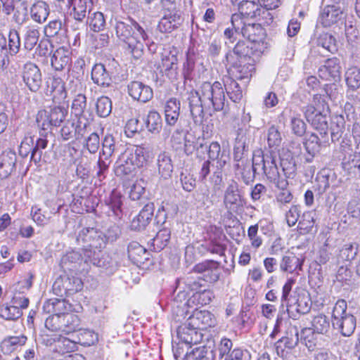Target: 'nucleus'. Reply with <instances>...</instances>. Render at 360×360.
<instances>
[{
    "mask_svg": "<svg viewBox=\"0 0 360 360\" xmlns=\"http://www.w3.org/2000/svg\"><path fill=\"white\" fill-rule=\"evenodd\" d=\"M45 326L52 331L61 330L66 334L80 329V319L74 314H66L61 316L46 319Z\"/></svg>",
    "mask_w": 360,
    "mask_h": 360,
    "instance_id": "5",
    "label": "nucleus"
},
{
    "mask_svg": "<svg viewBox=\"0 0 360 360\" xmlns=\"http://www.w3.org/2000/svg\"><path fill=\"white\" fill-rule=\"evenodd\" d=\"M226 65H229L228 68L229 73L236 77L237 79H243L252 77L255 70L254 59L236 60L232 58V55L226 54Z\"/></svg>",
    "mask_w": 360,
    "mask_h": 360,
    "instance_id": "6",
    "label": "nucleus"
},
{
    "mask_svg": "<svg viewBox=\"0 0 360 360\" xmlns=\"http://www.w3.org/2000/svg\"><path fill=\"white\" fill-rule=\"evenodd\" d=\"M20 46V38L17 30H11L8 34V52L16 54Z\"/></svg>",
    "mask_w": 360,
    "mask_h": 360,
    "instance_id": "62",
    "label": "nucleus"
},
{
    "mask_svg": "<svg viewBox=\"0 0 360 360\" xmlns=\"http://www.w3.org/2000/svg\"><path fill=\"white\" fill-rule=\"evenodd\" d=\"M252 53V49L245 42L239 41L236 44L233 51L229 52L226 54L232 55V58H236V60H250L252 59L251 57Z\"/></svg>",
    "mask_w": 360,
    "mask_h": 360,
    "instance_id": "42",
    "label": "nucleus"
},
{
    "mask_svg": "<svg viewBox=\"0 0 360 360\" xmlns=\"http://www.w3.org/2000/svg\"><path fill=\"white\" fill-rule=\"evenodd\" d=\"M188 99L193 122L195 124L200 125L204 117V106L207 105V99H204L202 96V86L199 91H191Z\"/></svg>",
    "mask_w": 360,
    "mask_h": 360,
    "instance_id": "11",
    "label": "nucleus"
},
{
    "mask_svg": "<svg viewBox=\"0 0 360 360\" xmlns=\"http://www.w3.org/2000/svg\"><path fill=\"white\" fill-rule=\"evenodd\" d=\"M207 151L208 160L217 161V168L222 169L229 160V155L224 149H221L217 141H212L207 146H204Z\"/></svg>",
    "mask_w": 360,
    "mask_h": 360,
    "instance_id": "16",
    "label": "nucleus"
},
{
    "mask_svg": "<svg viewBox=\"0 0 360 360\" xmlns=\"http://www.w3.org/2000/svg\"><path fill=\"white\" fill-rule=\"evenodd\" d=\"M39 36V30L37 26H27L23 34V45L25 49L29 51L32 50L37 44Z\"/></svg>",
    "mask_w": 360,
    "mask_h": 360,
    "instance_id": "34",
    "label": "nucleus"
},
{
    "mask_svg": "<svg viewBox=\"0 0 360 360\" xmlns=\"http://www.w3.org/2000/svg\"><path fill=\"white\" fill-rule=\"evenodd\" d=\"M71 63V58L69 51L64 48H59L53 53L51 64L57 71H61L68 68Z\"/></svg>",
    "mask_w": 360,
    "mask_h": 360,
    "instance_id": "29",
    "label": "nucleus"
},
{
    "mask_svg": "<svg viewBox=\"0 0 360 360\" xmlns=\"http://www.w3.org/2000/svg\"><path fill=\"white\" fill-rule=\"evenodd\" d=\"M183 22V18L181 13H166L160 20L158 28L163 33H170L176 29Z\"/></svg>",
    "mask_w": 360,
    "mask_h": 360,
    "instance_id": "21",
    "label": "nucleus"
},
{
    "mask_svg": "<svg viewBox=\"0 0 360 360\" xmlns=\"http://www.w3.org/2000/svg\"><path fill=\"white\" fill-rule=\"evenodd\" d=\"M315 215L314 211H307L302 214L298 224V231L300 234L312 232L315 224Z\"/></svg>",
    "mask_w": 360,
    "mask_h": 360,
    "instance_id": "36",
    "label": "nucleus"
},
{
    "mask_svg": "<svg viewBox=\"0 0 360 360\" xmlns=\"http://www.w3.org/2000/svg\"><path fill=\"white\" fill-rule=\"evenodd\" d=\"M146 124L148 130L153 134H158L162 129V122L160 115L156 111H150Z\"/></svg>",
    "mask_w": 360,
    "mask_h": 360,
    "instance_id": "46",
    "label": "nucleus"
},
{
    "mask_svg": "<svg viewBox=\"0 0 360 360\" xmlns=\"http://www.w3.org/2000/svg\"><path fill=\"white\" fill-rule=\"evenodd\" d=\"M112 110V103L107 96H101L96 103L97 114L101 117H108Z\"/></svg>",
    "mask_w": 360,
    "mask_h": 360,
    "instance_id": "52",
    "label": "nucleus"
},
{
    "mask_svg": "<svg viewBox=\"0 0 360 360\" xmlns=\"http://www.w3.org/2000/svg\"><path fill=\"white\" fill-rule=\"evenodd\" d=\"M89 28L94 32L103 30L105 25L104 15L101 12H94L91 14L87 20Z\"/></svg>",
    "mask_w": 360,
    "mask_h": 360,
    "instance_id": "49",
    "label": "nucleus"
},
{
    "mask_svg": "<svg viewBox=\"0 0 360 360\" xmlns=\"http://www.w3.org/2000/svg\"><path fill=\"white\" fill-rule=\"evenodd\" d=\"M204 335L197 327L188 325V320L184 325L179 327L177 337L179 340L191 345H197L202 341Z\"/></svg>",
    "mask_w": 360,
    "mask_h": 360,
    "instance_id": "14",
    "label": "nucleus"
},
{
    "mask_svg": "<svg viewBox=\"0 0 360 360\" xmlns=\"http://www.w3.org/2000/svg\"><path fill=\"white\" fill-rule=\"evenodd\" d=\"M328 99L329 96L327 92H325V94H317L313 97L312 104L318 109V111L328 112L329 110Z\"/></svg>",
    "mask_w": 360,
    "mask_h": 360,
    "instance_id": "59",
    "label": "nucleus"
},
{
    "mask_svg": "<svg viewBox=\"0 0 360 360\" xmlns=\"http://www.w3.org/2000/svg\"><path fill=\"white\" fill-rule=\"evenodd\" d=\"M158 174L163 179H168L173 173L174 165L169 154L167 152L160 153L157 158Z\"/></svg>",
    "mask_w": 360,
    "mask_h": 360,
    "instance_id": "26",
    "label": "nucleus"
},
{
    "mask_svg": "<svg viewBox=\"0 0 360 360\" xmlns=\"http://www.w3.org/2000/svg\"><path fill=\"white\" fill-rule=\"evenodd\" d=\"M301 213V206L292 205L285 214V221L288 225L291 227L296 224Z\"/></svg>",
    "mask_w": 360,
    "mask_h": 360,
    "instance_id": "60",
    "label": "nucleus"
},
{
    "mask_svg": "<svg viewBox=\"0 0 360 360\" xmlns=\"http://www.w3.org/2000/svg\"><path fill=\"white\" fill-rule=\"evenodd\" d=\"M181 103L176 98H170L165 105V119L167 126H174L180 115Z\"/></svg>",
    "mask_w": 360,
    "mask_h": 360,
    "instance_id": "24",
    "label": "nucleus"
},
{
    "mask_svg": "<svg viewBox=\"0 0 360 360\" xmlns=\"http://www.w3.org/2000/svg\"><path fill=\"white\" fill-rule=\"evenodd\" d=\"M188 325L197 327L200 330L212 327L216 321L213 314L208 311H198L194 312L188 319Z\"/></svg>",
    "mask_w": 360,
    "mask_h": 360,
    "instance_id": "19",
    "label": "nucleus"
},
{
    "mask_svg": "<svg viewBox=\"0 0 360 360\" xmlns=\"http://www.w3.org/2000/svg\"><path fill=\"white\" fill-rule=\"evenodd\" d=\"M202 96L207 99V106L212 105L217 111L222 110L224 108L226 96L224 83L215 82L213 84L205 82L202 84Z\"/></svg>",
    "mask_w": 360,
    "mask_h": 360,
    "instance_id": "4",
    "label": "nucleus"
},
{
    "mask_svg": "<svg viewBox=\"0 0 360 360\" xmlns=\"http://www.w3.org/2000/svg\"><path fill=\"white\" fill-rule=\"evenodd\" d=\"M68 91L60 77H52L46 82L45 93L52 96V100L56 103L63 101L67 97Z\"/></svg>",
    "mask_w": 360,
    "mask_h": 360,
    "instance_id": "15",
    "label": "nucleus"
},
{
    "mask_svg": "<svg viewBox=\"0 0 360 360\" xmlns=\"http://www.w3.org/2000/svg\"><path fill=\"white\" fill-rule=\"evenodd\" d=\"M224 86L227 95L234 103H237L243 98V90L238 82L230 76L223 77Z\"/></svg>",
    "mask_w": 360,
    "mask_h": 360,
    "instance_id": "33",
    "label": "nucleus"
},
{
    "mask_svg": "<svg viewBox=\"0 0 360 360\" xmlns=\"http://www.w3.org/2000/svg\"><path fill=\"white\" fill-rule=\"evenodd\" d=\"M152 159V151L149 146L143 145L136 146L134 153L131 154L129 160L136 167H143Z\"/></svg>",
    "mask_w": 360,
    "mask_h": 360,
    "instance_id": "22",
    "label": "nucleus"
},
{
    "mask_svg": "<svg viewBox=\"0 0 360 360\" xmlns=\"http://www.w3.org/2000/svg\"><path fill=\"white\" fill-rule=\"evenodd\" d=\"M16 155L14 152H4L0 155V178H8L15 167Z\"/></svg>",
    "mask_w": 360,
    "mask_h": 360,
    "instance_id": "25",
    "label": "nucleus"
},
{
    "mask_svg": "<svg viewBox=\"0 0 360 360\" xmlns=\"http://www.w3.org/2000/svg\"><path fill=\"white\" fill-rule=\"evenodd\" d=\"M347 302L344 300H338L333 307L332 312V326L342 335L349 337L356 326V317L347 312Z\"/></svg>",
    "mask_w": 360,
    "mask_h": 360,
    "instance_id": "3",
    "label": "nucleus"
},
{
    "mask_svg": "<svg viewBox=\"0 0 360 360\" xmlns=\"http://www.w3.org/2000/svg\"><path fill=\"white\" fill-rule=\"evenodd\" d=\"M68 110L63 106H54L48 110V114L53 126L57 127L65 119Z\"/></svg>",
    "mask_w": 360,
    "mask_h": 360,
    "instance_id": "48",
    "label": "nucleus"
},
{
    "mask_svg": "<svg viewBox=\"0 0 360 360\" xmlns=\"http://www.w3.org/2000/svg\"><path fill=\"white\" fill-rule=\"evenodd\" d=\"M129 258L135 264H143L148 259L146 249L137 242H131L127 248Z\"/></svg>",
    "mask_w": 360,
    "mask_h": 360,
    "instance_id": "30",
    "label": "nucleus"
},
{
    "mask_svg": "<svg viewBox=\"0 0 360 360\" xmlns=\"http://www.w3.org/2000/svg\"><path fill=\"white\" fill-rule=\"evenodd\" d=\"M317 334H326L330 330V321L324 314H319L311 321V328Z\"/></svg>",
    "mask_w": 360,
    "mask_h": 360,
    "instance_id": "44",
    "label": "nucleus"
},
{
    "mask_svg": "<svg viewBox=\"0 0 360 360\" xmlns=\"http://www.w3.org/2000/svg\"><path fill=\"white\" fill-rule=\"evenodd\" d=\"M47 144L48 141L44 138H39L37 140L35 146L32 149L31 161L37 164L41 160L42 150L46 148Z\"/></svg>",
    "mask_w": 360,
    "mask_h": 360,
    "instance_id": "55",
    "label": "nucleus"
},
{
    "mask_svg": "<svg viewBox=\"0 0 360 360\" xmlns=\"http://www.w3.org/2000/svg\"><path fill=\"white\" fill-rule=\"evenodd\" d=\"M317 44L319 46H321L330 53H333L337 50L335 39L328 33L321 34L318 38Z\"/></svg>",
    "mask_w": 360,
    "mask_h": 360,
    "instance_id": "51",
    "label": "nucleus"
},
{
    "mask_svg": "<svg viewBox=\"0 0 360 360\" xmlns=\"http://www.w3.org/2000/svg\"><path fill=\"white\" fill-rule=\"evenodd\" d=\"M302 264V262L293 253H291L288 255H285L283 257L281 262L280 263L281 270L283 271H288L289 273H293L298 268H301Z\"/></svg>",
    "mask_w": 360,
    "mask_h": 360,
    "instance_id": "39",
    "label": "nucleus"
},
{
    "mask_svg": "<svg viewBox=\"0 0 360 360\" xmlns=\"http://www.w3.org/2000/svg\"><path fill=\"white\" fill-rule=\"evenodd\" d=\"M20 309L13 304L10 306H3L0 309V316L6 320H16L22 316Z\"/></svg>",
    "mask_w": 360,
    "mask_h": 360,
    "instance_id": "53",
    "label": "nucleus"
},
{
    "mask_svg": "<svg viewBox=\"0 0 360 360\" xmlns=\"http://www.w3.org/2000/svg\"><path fill=\"white\" fill-rule=\"evenodd\" d=\"M240 202L241 197L239 194L238 184L232 181L225 191L224 203L227 209L233 210L238 207Z\"/></svg>",
    "mask_w": 360,
    "mask_h": 360,
    "instance_id": "23",
    "label": "nucleus"
},
{
    "mask_svg": "<svg viewBox=\"0 0 360 360\" xmlns=\"http://www.w3.org/2000/svg\"><path fill=\"white\" fill-rule=\"evenodd\" d=\"M122 205L121 195L117 193H112L109 199V205L115 216L118 218H120L122 216Z\"/></svg>",
    "mask_w": 360,
    "mask_h": 360,
    "instance_id": "63",
    "label": "nucleus"
},
{
    "mask_svg": "<svg viewBox=\"0 0 360 360\" xmlns=\"http://www.w3.org/2000/svg\"><path fill=\"white\" fill-rule=\"evenodd\" d=\"M128 92L134 100L143 103L150 101L153 96V92L150 86L144 84L139 81L131 82L128 86Z\"/></svg>",
    "mask_w": 360,
    "mask_h": 360,
    "instance_id": "17",
    "label": "nucleus"
},
{
    "mask_svg": "<svg viewBox=\"0 0 360 360\" xmlns=\"http://www.w3.org/2000/svg\"><path fill=\"white\" fill-rule=\"evenodd\" d=\"M170 236L171 232L168 228L164 227L161 229L151 240V245L154 251L160 252L163 250L167 245L170 240Z\"/></svg>",
    "mask_w": 360,
    "mask_h": 360,
    "instance_id": "35",
    "label": "nucleus"
},
{
    "mask_svg": "<svg viewBox=\"0 0 360 360\" xmlns=\"http://www.w3.org/2000/svg\"><path fill=\"white\" fill-rule=\"evenodd\" d=\"M358 245L355 243H347L339 251L338 257L342 261H350L356 255Z\"/></svg>",
    "mask_w": 360,
    "mask_h": 360,
    "instance_id": "50",
    "label": "nucleus"
},
{
    "mask_svg": "<svg viewBox=\"0 0 360 360\" xmlns=\"http://www.w3.org/2000/svg\"><path fill=\"white\" fill-rule=\"evenodd\" d=\"M22 77L30 91L37 92L40 89L42 82L41 73L34 63L30 62L24 65Z\"/></svg>",
    "mask_w": 360,
    "mask_h": 360,
    "instance_id": "12",
    "label": "nucleus"
},
{
    "mask_svg": "<svg viewBox=\"0 0 360 360\" xmlns=\"http://www.w3.org/2000/svg\"><path fill=\"white\" fill-rule=\"evenodd\" d=\"M304 146L307 153L311 156H315L319 151V138L315 134L308 136L304 142Z\"/></svg>",
    "mask_w": 360,
    "mask_h": 360,
    "instance_id": "56",
    "label": "nucleus"
},
{
    "mask_svg": "<svg viewBox=\"0 0 360 360\" xmlns=\"http://www.w3.org/2000/svg\"><path fill=\"white\" fill-rule=\"evenodd\" d=\"M311 300L308 295H299L292 308H289L290 310L295 308V309L302 314H305L310 311L311 309Z\"/></svg>",
    "mask_w": 360,
    "mask_h": 360,
    "instance_id": "54",
    "label": "nucleus"
},
{
    "mask_svg": "<svg viewBox=\"0 0 360 360\" xmlns=\"http://www.w3.org/2000/svg\"><path fill=\"white\" fill-rule=\"evenodd\" d=\"M247 137L245 134L240 130L238 132L236 138V144L233 148V158L235 161L239 162L242 160L244 152L246 150Z\"/></svg>",
    "mask_w": 360,
    "mask_h": 360,
    "instance_id": "45",
    "label": "nucleus"
},
{
    "mask_svg": "<svg viewBox=\"0 0 360 360\" xmlns=\"http://www.w3.org/2000/svg\"><path fill=\"white\" fill-rule=\"evenodd\" d=\"M154 210L153 202H148L145 205L139 214L132 219L130 224L131 229L133 231L144 229L150 222Z\"/></svg>",
    "mask_w": 360,
    "mask_h": 360,
    "instance_id": "18",
    "label": "nucleus"
},
{
    "mask_svg": "<svg viewBox=\"0 0 360 360\" xmlns=\"http://www.w3.org/2000/svg\"><path fill=\"white\" fill-rule=\"evenodd\" d=\"M115 29L117 37L128 46L133 57L141 58L144 47L143 43L148 38L145 30L134 20H129V23L116 20Z\"/></svg>",
    "mask_w": 360,
    "mask_h": 360,
    "instance_id": "2",
    "label": "nucleus"
},
{
    "mask_svg": "<svg viewBox=\"0 0 360 360\" xmlns=\"http://www.w3.org/2000/svg\"><path fill=\"white\" fill-rule=\"evenodd\" d=\"M345 3L328 5L321 11L319 21L324 27H330L333 25L342 22L345 19Z\"/></svg>",
    "mask_w": 360,
    "mask_h": 360,
    "instance_id": "9",
    "label": "nucleus"
},
{
    "mask_svg": "<svg viewBox=\"0 0 360 360\" xmlns=\"http://www.w3.org/2000/svg\"><path fill=\"white\" fill-rule=\"evenodd\" d=\"M50 13L49 5L44 1L38 0L30 7L32 19L39 24L44 23Z\"/></svg>",
    "mask_w": 360,
    "mask_h": 360,
    "instance_id": "27",
    "label": "nucleus"
},
{
    "mask_svg": "<svg viewBox=\"0 0 360 360\" xmlns=\"http://www.w3.org/2000/svg\"><path fill=\"white\" fill-rule=\"evenodd\" d=\"M282 141L281 132L278 128L273 125L268 130L267 141L270 148L280 146Z\"/></svg>",
    "mask_w": 360,
    "mask_h": 360,
    "instance_id": "64",
    "label": "nucleus"
},
{
    "mask_svg": "<svg viewBox=\"0 0 360 360\" xmlns=\"http://www.w3.org/2000/svg\"><path fill=\"white\" fill-rule=\"evenodd\" d=\"M208 348L202 345L187 350L183 360H210L207 357Z\"/></svg>",
    "mask_w": 360,
    "mask_h": 360,
    "instance_id": "47",
    "label": "nucleus"
},
{
    "mask_svg": "<svg viewBox=\"0 0 360 360\" xmlns=\"http://www.w3.org/2000/svg\"><path fill=\"white\" fill-rule=\"evenodd\" d=\"M346 84L349 89L355 91L360 88V68L353 66L345 72Z\"/></svg>",
    "mask_w": 360,
    "mask_h": 360,
    "instance_id": "43",
    "label": "nucleus"
},
{
    "mask_svg": "<svg viewBox=\"0 0 360 360\" xmlns=\"http://www.w3.org/2000/svg\"><path fill=\"white\" fill-rule=\"evenodd\" d=\"M231 24L236 31H240V34L249 41H257L259 37L263 35V29L259 24L248 23L243 21L240 14H233L231 18Z\"/></svg>",
    "mask_w": 360,
    "mask_h": 360,
    "instance_id": "7",
    "label": "nucleus"
},
{
    "mask_svg": "<svg viewBox=\"0 0 360 360\" xmlns=\"http://www.w3.org/2000/svg\"><path fill=\"white\" fill-rule=\"evenodd\" d=\"M345 120L342 115H335L331 122L330 125V136L331 141L335 142L338 141L345 131Z\"/></svg>",
    "mask_w": 360,
    "mask_h": 360,
    "instance_id": "38",
    "label": "nucleus"
},
{
    "mask_svg": "<svg viewBox=\"0 0 360 360\" xmlns=\"http://www.w3.org/2000/svg\"><path fill=\"white\" fill-rule=\"evenodd\" d=\"M90 120L86 117H79L75 122L74 120H67L60 130L61 137L64 141H68L73 137L79 139L89 124Z\"/></svg>",
    "mask_w": 360,
    "mask_h": 360,
    "instance_id": "10",
    "label": "nucleus"
},
{
    "mask_svg": "<svg viewBox=\"0 0 360 360\" xmlns=\"http://www.w3.org/2000/svg\"><path fill=\"white\" fill-rule=\"evenodd\" d=\"M194 139L195 138L189 133L185 136V139H184V150L187 155L192 154L195 149L197 152L199 153L200 150L204 148L202 143H200L195 146L194 144Z\"/></svg>",
    "mask_w": 360,
    "mask_h": 360,
    "instance_id": "61",
    "label": "nucleus"
},
{
    "mask_svg": "<svg viewBox=\"0 0 360 360\" xmlns=\"http://www.w3.org/2000/svg\"><path fill=\"white\" fill-rule=\"evenodd\" d=\"M162 70L170 79H176L178 76V59L174 54H165L162 58Z\"/></svg>",
    "mask_w": 360,
    "mask_h": 360,
    "instance_id": "28",
    "label": "nucleus"
},
{
    "mask_svg": "<svg viewBox=\"0 0 360 360\" xmlns=\"http://www.w3.org/2000/svg\"><path fill=\"white\" fill-rule=\"evenodd\" d=\"M326 112H327L318 111V112L316 113L313 117L308 120L311 123L316 129L319 131L322 137L326 135L328 132V126Z\"/></svg>",
    "mask_w": 360,
    "mask_h": 360,
    "instance_id": "41",
    "label": "nucleus"
},
{
    "mask_svg": "<svg viewBox=\"0 0 360 360\" xmlns=\"http://www.w3.org/2000/svg\"><path fill=\"white\" fill-rule=\"evenodd\" d=\"M252 176L245 180V183L252 181L255 174L260 169L265 175L266 179L274 184L276 188L281 190L276 195V200L281 205L289 203L292 201L293 196L291 192L287 189L288 181L283 178L278 172L276 160V154L273 150L263 153L262 150L254 152L252 156Z\"/></svg>",
    "mask_w": 360,
    "mask_h": 360,
    "instance_id": "1",
    "label": "nucleus"
},
{
    "mask_svg": "<svg viewBox=\"0 0 360 360\" xmlns=\"http://www.w3.org/2000/svg\"><path fill=\"white\" fill-rule=\"evenodd\" d=\"M32 286L30 279H25L22 282H18L14 285L15 292L11 300V303L16 306L18 309H26L29 305V299L25 297L22 294L25 290H27Z\"/></svg>",
    "mask_w": 360,
    "mask_h": 360,
    "instance_id": "20",
    "label": "nucleus"
},
{
    "mask_svg": "<svg viewBox=\"0 0 360 360\" xmlns=\"http://www.w3.org/2000/svg\"><path fill=\"white\" fill-rule=\"evenodd\" d=\"M299 342V333L298 330L295 326L289 328V332L287 336L281 338L276 343V348L277 352H279L281 349L283 352L285 348L292 349L294 348Z\"/></svg>",
    "mask_w": 360,
    "mask_h": 360,
    "instance_id": "32",
    "label": "nucleus"
},
{
    "mask_svg": "<svg viewBox=\"0 0 360 360\" xmlns=\"http://www.w3.org/2000/svg\"><path fill=\"white\" fill-rule=\"evenodd\" d=\"M91 79L95 84L99 86H109L112 83V78L105 67L101 64H96L91 70Z\"/></svg>",
    "mask_w": 360,
    "mask_h": 360,
    "instance_id": "31",
    "label": "nucleus"
},
{
    "mask_svg": "<svg viewBox=\"0 0 360 360\" xmlns=\"http://www.w3.org/2000/svg\"><path fill=\"white\" fill-rule=\"evenodd\" d=\"M83 86L77 81H71L68 91L74 96L72 103V110L77 118L86 117L84 110L86 107V97L82 93Z\"/></svg>",
    "mask_w": 360,
    "mask_h": 360,
    "instance_id": "8",
    "label": "nucleus"
},
{
    "mask_svg": "<svg viewBox=\"0 0 360 360\" xmlns=\"http://www.w3.org/2000/svg\"><path fill=\"white\" fill-rule=\"evenodd\" d=\"M86 232L84 240L90 242L89 248L99 249L105 245L103 234L101 232L97 231L94 228L86 229Z\"/></svg>",
    "mask_w": 360,
    "mask_h": 360,
    "instance_id": "40",
    "label": "nucleus"
},
{
    "mask_svg": "<svg viewBox=\"0 0 360 360\" xmlns=\"http://www.w3.org/2000/svg\"><path fill=\"white\" fill-rule=\"evenodd\" d=\"M342 67L340 60L337 58L328 59L325 64L319 70V77L327 81L336 82L340 79Z\"/></svg>",
    "mask_w": 360,
    "mask_h": 360,
    "instance_id": "13",
    "label": "nucleus"
},
{
    "mask_svg": "<svg viewBox=\"0 0 360 360\" xmlns=\"http://www.w3.org/2000/svg\"><path fill=\"white\" fill-rule=\"evenodd\" d=\"M115 144L113 136L111 134H106L102 143V154L106 158H110L115 152Z\"/></svg>",
    "mask_w": 360,
    "mask_h": 360,
    "instance_id": "58",
    "label": "nucleus"
},
{
    "mask_svg": "<svg viewBox=\"0 0 360 360\" xmlns=\"http://www.w3.org/2000/svg\"><path fill=\"white\" fill-rule=\"evenodd\" d=\"M315 333L311 328H305L301 330V340L304 342L309 350H314L316 347Z\"/></svg>",
    "mask_w": 360,
    "mask_h": 360,
    "instance_id": "57",
    "label": "nucleus"
},
{
    "mask_svg": "<svg viewBox=\"0 0 360 360\" xmlns=\"http://www.w3.org/2000/svg\"><path fill=\"white\" fill-rule=\"evenodd\" d=\"M90 3L87 0H79L73 7V12L71 13L75 20L76 27L79 28V24L82 23L86 16L87 12L89 13Z\"/></svg>",
    "mask_w": 360,
    "mask_h": 360,
    "instance_id": "37",
    "label": "nucleus"
}]
</instances>
